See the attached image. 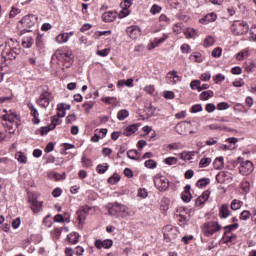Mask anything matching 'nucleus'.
<instances>
[{
    "mask_svg": "<svg viewBox=\"0 0 256 256\" xmlns=\"http://www.w3.org/2000/svg\"><path fill=\"white\" fill-rule=\"evenodd\" d=\"M4 113L6 114L2 115V121L5 122L2 125L8 133L13 134L17 131V114L13 110L8 111L7 109H4Z\"/></svg>",
    "mask_w": 256,
    "mask_h": 256,
    "instance_id": "f257e3e1",
    "label": "nucleus"
},
{
    "mask_svg": "<svg viewBox=\"0 0 256 256\" xmlns=\"http://www.w3.org/2000/svg\"><path fill=\"white\" fill-rule=\"evenodd\" d=\"M108 213L112 215V217H129L131 213L129 212V208L123 204L114 203L108 206Z\"/></svg>",
    "mask_w": 256,
    "mask_h": 256,
    "instance_id": "f03ea898",
    "label": "nucleus"
},
{
    "mask_svg": "<svg viewBox=\"0 0 256 256\" xmlns=\"http://www.w3.org/2000/svg\"><path fill=\"white\" fill-rule=\"evenodd\" d=\"M231 31L236 36L247 35L249 33V24L245 21L236 20L231 26Z\"/></svg>",
    "mask_w": 256,
    "mask_h": 256,
    "instance_id": "7ed1b4c3",
    "label": "nucleus"
},
{
    "mask_svg": "<svg viewBox=\"0 0 256 256\" xmlns=\"http://www.w3.org/2000/svg\"><path fill=\"white\" fill-rule=\"evenodd\" d=\"M37 23V16L30 14L24 16L20 21H19V27H21L24 31L30 32L31 27H35V24Z\"/></svg>",
    "mask_w": 256,
    "mask_h": 256,
    "instance_id": "20e7f679",
    "label": "nucleus"
},
{
    "mask_svg": "<svg viewBox=\"0 0 256 256\" xmlns=\"http://www.w3.org/2000/svg\"><path fill=\"white\" fill-rule=\"evenodd\" d=\"M218 231H221V225H219V222H206L202 226V232L205 237H211V235L217 233Z\"/></svg>",
    "mask_w": 256,
    "mask_h": 256,
    "instance_id": "39448f33",
    "label": "nucleus"
},
{
    "mask_svg": "<svg viewBox=\"0 0 256 256\" xmlns=\"http://www.w3.org/2000/svg\"><path fill=\"white\" fill-rule=\"evenodd\" d=\"M153 181L158 191H167V189H169V179H167V177L157 174L154 176Z\"/></svg>",
    "mask_w": 256,
    "mask_h": 256,
    "instance_id": "423d86ee",
    "label": "nucleus"
},
{
    "mask_svg": "<svg viewBox=\"0 0 256 256\" xmlns=\"http://www.w3.org/2000/svg\"><path fill=\"white\" fill-rule=\"evenodd\" d=\"M175 131L176 133H178V135H183V136H187V135H193V133H195L193 130H191V124L187 121H183L178 123L175 126Z\"/></svg>",
    "mask_w": 256,
    "mask_h": 256,
    "instance_id": "0eeeda50",
    "label": "nucleus"
},
{
    "mask_svg": "<svg viewBox=\"0 0 256 256\" xmlns=\"http://www.w3.org/2000/svg\"><path fill=\"white\" fill-rule=\"evenodd\" d=\"M216 181L218 183H231L233 181V174L231 172L221 171L216 175Z\"/></svg>",
    "mask_w": 256,
    "mask_h": 256,
    "instance_id": "6e6552de",
    "label": "nucleus"
},
{
    "mask_svg": "<svg viewBox=\"0 0 256 256\" xmlns=\"http://www.w3.org/2000/svg\"><path fill=\"white\" fill-rule=\"evenodd\" d=\"M126 33L130 39H139V37H141V28L137 25H133L126 29Z\"/></svg>",
    "mask_w": 256,
    "mask_h": 256,
    "instance_id": "1a4fd4ad",
    "label": "nucleus"
},
{
    "mask_svg": "<svg viewBox=\"0 0 256 256\" xmlns=\"http://www.w3.org/2000/svg\"><path fill=\"white\" fill-rule=\"evenodd\" d=\"M163 234L164 238H166L168 241H174V239L177 237V229L171 226H166L163 229Z\"/></svg>",
    "mask_w": 256,
    "mask_h": 256,
    "instance_id": "9d476101",
    "label": "nucleus"
},
{
    "mask_svg": "<svg viewBox=\"0 0 256 256\" xmlns=\"http://www.w3.org/2000/svg\"><path fill=\"white\" fill-rule=\"evenodd\" d=\"M239 171L242 175L251 174L253 172V163L249 160L242 162Z\"/></svg>",
    "mask_w": 256,
    "mask_h": 256,
    "instance_id": "9b49d317",
    "label": "nucleus"
},
{
    "mask_svg": "<svg viewBox=\"0 0 256 256\" xmlns=\"http://www.w3.org/2000/svg\"><path fill=\"white\" fill-rule=\"evenodd\" d=\"M50 101L51 94H49V92H44L40 95L38 99V105H40V107H43L44 109H47V107H49Z\"/></svg>",
    "mask_w": 256,
    "mask_h": 256,
    "instance_id": "f8f14e48",
    "label": "nucleus"
},
{
    "mask_svg": "<svg viewBox=\"0 0 256 256\" xmlns=\"http://www.w3.org/2000/svg\"><path fill=\"white\" fill-rule=\"evenodd\" d=\"M89 211H91V208L89 206H86L77 212V219L80 225H83V223H85V221L87 220V215H89Z\"/></svg>",
    "mask_w": 256,
    "mask_h": 256,
    "instance_id": "ddd939ff",
    "label": "nucleus"
},
{
    "mask_svg": "<svg viewBox=\"0 0 256 256\" xmlns=\"http://www.w3.org/2000/svg\"><path fill=\"white\" fill-rule=\"evenodd\" d=\"M30 203L33 213H41V210L43 209V202L38 201L37 198L33 197L32 199H30Z\"/></svg>",
    "mask_w": 256,
    "mask_h": 256,
    "instance_id": "4468645a",
    "label": "nucleus"
},
{
    "mask_svg": "<svg viewBox=\"0 0 256 256\" xmlns=\"http://www.w3.org/2000/svg\"><path fill=\"white\" fill-rule=\"evenodd\" d=\"M95 247L97 249H111V247H113V240H109V239L104 241L96 240Z\"/></svg>",
    "mask_w": 256,
    "mask_h": 256,
    "instance_id": "2eb2a0df",
    "label": "nucleus"
},
{
    "mask_svg": "<svg viewBox=\"0 0 256 256\" xmlns=\"http://www.w3.org/2000/svg\"><path fill=\"white\" fill-rule=\"evenodd\" d=\"M28 108L31 111V115L33 117L32 122L34 123V125H39V123L41 122V120L39 119V111L37 110V108H35V106H33L32 103L28 104Z\"/></svg>",
    "mask_w": 256,
    "mask_h": 256,
    "instance_id": "dca6fc26",
    "label": "nucleus"
},
{
    "mask_svg": "<svg viewBox=\"0 0 256 256\" xmlns=\"http://www.w3.org/2000/svg\"><path fill=\"white\" fill-rule=\"evenodd\" d=\"M231 215V211L229 210V205L223 204L219 208V217L220 219H227Z\"/></svg>",
    "mask_w": 256,
    "mask_h": 256,
    "instance_id": "f3484780",
    "label": "nucleus"
},
{
    "mask_svg": "<svg viewBox=\"0 0 256 256\" xmlns=\"http://www.w3.org/2000/svg\"><path fill=\"white\" fill-rule=\"evenodd\" d=\"M57 59L60 61H68L71 62V57H73V52L67 51V52H58L56 53Z\"/></svg>",
    "mask_w": 256,
    "mask_h": 256,
    "instance_id": "a211bd4d",
    "label": "nucleus"
},
{
    "mask_svg": "<svg viewBox=\"0 0 256 256\" xmlns=\"http://www.w3.org/2000/svg\"><path fill=\"white\" fill-rule=\"evenodd\" d=\"M116 18H117V13L111 12V11L105 12L102 15V20L105 23H113V21H115Z\"/></svg>",
    "mask_w": 256,
    "mask_h": 256,
    "instance_id": "6ab92c4d",
    "label": "nucleus"
},
{
    "mask_svg": "<svg viewBox=\"0 0 256 256\" xmlns=\"http://www.w3.org/2000/svg\"><path fill=\"white\" fill-rule=\"evenodd\" d=\"M217 20V14L215 13H210L204 16L203 18L200 19V23L203 25H207V23H213V21Z\"/></svg>",
    "mask_w": 256,
    "mask_h": 256,
    "instance_id": "aec40b11",
    "label": "nucleus"
},
{
    "mask_svg": "<svg viewBox=\"0 0 256 256\" xmlns=\"http://www.w3.org/2000/svg\"><path fill=\"white\" fill-rule=\"evenodd\" d=\"M137 131H139V126H137V124H132L124 129V135H126V137H131V135L137 133Z\"/></svg>",
    "mask_w": 256,
    "mask_h": 256,
    "instance_id": "412c9836",
    "label": "nucleus"
},
{
    "mask_svg": "<svg viewBox=\"0 0 256 256\" xmlns=\"http://www.w3.org/2000/svg\"><path fill=\"white\" fill-rule=\"evenodd\" d=\"M182 200L185 203H189V201H191V185L185 186L184 192L182 193Z\"/></svg>",
    "mask_w": 256,
    "mask_h": 256,
    "instance_id": "4be33fe9",
    "label": "nucleus"
},
{
    "mask_svg": "<svg viewBox=\"0 0 256 256\" xmlns=\"http://www.w3.org/2000/svg\"><path fill=\"white\" fill-rule=\"evenodd\" d=\"M184 35L186 39H195V37H197V30L194 28H186L184 30Z\"/></svg>",
    "mask_w": 256,
    "mask_h": 256,
    "instance_id": "5701e85b",
    "label": "nucleus"
},
{
    "mask_svg": "<svg viewBox=\"0 0 256 256\" xmlns=\"http://www.w3.org/2000/svg\"><path fill=\"white\" fill-rule=\"evenodd\" d=\"M210 195L211 192L209 190L204 191L202 195L197 198L196 203H198L199 205H203V203H205V201L209 199Z\"/></svg>",
    "mask_w": 256,
    "mask_h": 256,
    "instance_id": "b1692460",
    "label": "nucleus"
},
{
    "mask_svg": "<svg viewBox=\"0 0 256 256\" xmlns=\"http://www.w3.org/2000/svg\"><path fill=\"white\" fill-rule=\"evenodd\" d=\"M22 47H24V49H30V47H33V37H24L22 40Z\"/></svg>",
    "mask_w": 256,
    "mask_h": 256,
    "instance_id": "393cba45",
    "label": "nucleus"
},
{
    "mask_svg": "<svg viewBox=\"0 0 256 256\" xmlns=\"http://www.w3.org/2000/svg\"><path fill=\"white\" fill-rule=\"evenodd\" d=\"M197 152L195 151H191V152H187L184 151L180 154L181 159H183V161H191V159H193V157H195Z\"/></svg>",
    "mask_w": 256,
    "mask_h": 256,
    "instance_id": "a878e982",
    "label": "nucleus"
},
{
    "mask_svg": "<svg viewBox=\"0 0 256 256\" xmlns=\"http://www.w3.org/2000/svg\"><path fill=\"white\" fill-rule=\"evenodd\" d=\"M67 41H69V34L61 33L56 36V42H58L59 45H62V43H67Z\"/></svg>",
    "mask_w": 256,
    "mask_h": 256,
    "instance_id": "bb28decb",
    "label": "nucleus"
},
{
    "mask_svg": "<svg viewBox=\"0 0 256 256\" xmlns=\"http://www.w3.org/2000/svg\"><path fill=\"white\" fill-rule=\"evenodd\" d=\"M67 239L69 243H72V245H75V243H78L79 241V234L77 232H72L67 236Z\"/></svg>",
    "mask_w": 256,
    "mask_h": 256,
    "instance_id": "cd10ccee",
    "label": "nucleus"
},
{
    "mask_svg": "<svg viewBox=\"0 0 256 256\" xmlns=\"http://www.w3.org/2000/svg\"><path fill=\"white\" fill-rule=\"evenodd\" d=\"M241 207H243V202L238 200V199H234L231 202L230 208L232 209V211H238V209H241Z\"/></svg>",
    "mask_w": 256,
    "mask_h": 256,
    "instance_id": "c85d7f7f",
    "label": "nucleus"
},
{
    "mask_svg": "<svg viewBox=\"0 0 256 256\" xmlns=\"http://www.w3.org/2000/svg\"><path fill=\"white\" fill-rule=\"evenodd\" d=\"M211 183V180L209 178H202L197 181L196 187H199V189H203L204 187H207Z\"/></svg>",
    "mask_w": 256,
    "mask_h": 256,
    "instance_id": "c756f323",
    "label": "nucleus"
},
{
    "mask_svg": "<svg viewBox=\"0 0 256 256\" xmlns=\"http://www.w3.org/2000/svg\"><path fill=\"white\" fill-rule=\"evenodd\" d=\"M15 159L17 160L18 163H27V156L23 152H17L15 154Z\"/></svg>",
    "mask_w": 256,
    "mask_h": 256,
    "instance_id": "7c9ffc66",
    "label": "nucleus"
},
{
    "mask_svg": "<svg viewBox=\"0 0 256 256\" xmlns=\"http://www.w3.org/2000/svg\"><path fill=\"white\" fill-rule=\"evenodd\" d=\"M211 97H213V91H211V90L203 91L200 94L201 101H207V100L211 99Z\"/></svg>",
    "mask_w": 256,
    "mask_h": 256,
    "instance_id": "2f4dec72",
    "label": "nucleus"
},
{
    "mask_svg": "<svg viewBox=\"0 0 256 256\" xmlns=\"http://www.w3.org/2000/svg\"><path fill=\"white\" fill-rule=\"evenodd\" d=\"M129 117V111L128 110H120L117 114V119L119 121H125V119H127Z\"/></svg>",
    "mask_w": 256,
    "mask_h": 256,
    "instance_id": "473e14b6",
    "label": "nucleus"
},
{
    "mask_svg": "<svg viewBox=\"0 0 256 256\" xmlns=\"http://www.w3.org/2000/svg\"><path fill=\"white\" fill-rule=\"evenodd\" d=\"M36 47L38 49H43L45 47V39H43V35L38 34L36 37Z\"/></svg>",
    "mask_w": 256,
    "mask_h": 256,
    "instance_id": "72a5a7b5",
    "label": "nucleus"
},
{
    "mask_svg": "<svg viewBox=\"0 0 256 256\" xmlns=\"http://www.w3.org/2000/svg\"><path fill=\"white\" fill-rule=\"evenodd\" d=\"M214 168L215 169H221L224 165V158L223 156H220L218 158H216L213 162Z\"/></svg>",
    "mask_w": 256,
    "mask_h": 256,
    "instance_id": "f704fd0d",
    "label": "nucleus"
},
{
    "mask_svg": "<svg viewBox=\"0 0 256 256\" xmlns=\"http://www.w3.org/2000/svg\"><path fill=\"white\" fill-rule=\"evenodd\" d=\"M249 57V50H242L236 55L237 61H243Z\"/></svg>",
    "mask_w": 256,
    "mask_h": 256,
    "instance_id": "c9c22d12",
    "label": "nucleus"
},
{
    "mask_svg": "<svg viewBox=\"0 0 256 256\" xmlns=\"http://www.w3.org/2000/svg\"><path fill=\"white\" fill-rule=\"evenodd\" d=\"M212 45H215V38L213 36H208L204 39V47H212Z\"/></svg>",
    "mask_w": 256,
    "mask_h": 256,
    "instance_id": "e433bc0d",
    "label": "nucleus"
},
{
    "mask_svg": "<svg viewBox=\"0 0 256 256\" xmlns=\"http://www.w3.org/2000/svg\"><path fill=\"white\" fill-rule=\"evenodd\" d=\"M209 165H211V158H202L199 162V167L201 169L205 168V167H209Z\"/></svg>",
    "mask_w": 256,
    "mask_h": 256,
    "instance_id": "4c0bfd02",
    "label": "nucleus"
},
{
    "mask_svg": "<svg viewBox=\"0 0 256 256\" xmlns=\"http://www.w3.org/2000/svg\"><path fill=\"white\" fill-rule=\"evenodd\" d=\"M58 117H64L66 115L67 108H65V104H58Z\"/></svg>",
    "mask_w": 256,
    "mask_h": 256,
    "instance_id": "58836bf2",
    "label": "nucleus"
},
{
    "mask_svg": "<svg viewBox=\"0 0 256 256\" xmlns=\"http://www.w3.org/2000/svg\"><path fill=\"white\" fill-rule=\"evenodd\" d=\"M190 89H192L193 91H195V89H197V91H201V81L199 80H194L190 83Z\"/></svg>",
    "mask_w": 256,
    "mask_h": 256,
    "instance_id": "ea45409f",
    "label": "nucleus"
},
{
    "mask_svg": "<svg viewBox=\"0 0 256 256\" xmlns=\"http://www.w3.org/2000/svg\"><path fill=\"white\" fill-rule=\"evenodd\" d=\"M119 181H121V177L119 176V174H114L108 179V183H110V185H115L119 183Z\"/></svg>",
    "mask_w": 256,
    "mask_h": 256,
    "instance_id": "a19ab883",
    "label": "nucleus"
},
{
    "mask_svg": "<svg viewBox=\"0 0 256 256\" xmlns=\"http://www.w3.org/2000/svg\"><path fill=\"white\" fill-rule=\"evenodd\" d=\"M182 147L183 146L181 145V143H172L167 145V149L169 151H177L179 149H182Z\"/></svg>",
    "mask_w": 256,
    "mask_h": 256,
    "instance_id": "79ce46f5",
    "label": "nucleus"
},
{
    "mask_svg": "<svg viewBox=\"0 0 256 256\" xmlns=\"http://www.w3.org/2000/svg\"><path fill=\"white\" fill-rule=\"evenodd\" d=\"M168 76L173 79V83H177L181 81V77L177 74V71L173 70L172 72L168 73Z\"/></svg>",
    "mask_w": 256,
    "mask_h": 256,
    "instance_id": "37998d69",
    "label": "nucleus"
},
{
    "mask_svg": "<svg viewBox=\"0 0 256 256\" xmlns=\"http://www.w3.org/2000/svg\"><path fill=\"white\" fill-rule=\"evenodd\" d=\"M145 167H147V169H155V167H157V162H155V160H147L144 163Z\"/></svg>",
    "mask_w": 256,
    "mask_h": 256,
    "instance_id": "c03bdc74",
    "label": "nucleus"
},
{
    "mask_svg": "<svg viewBox=\"0 0 256 256\" xmlns=\"http://www.w3.org/2000/svg\"><path fill=\"white\" fill-rule=\"evenodd\" d=\"M223 53V49L221 47H216L212 50V57L219 58Z\"/></svg>",
    "mask_w": 256,
    "mask_h": 256,
    "instance_id": "a18cd8bd",
    "label": "nucleus"
},
{
    "mask_svg": "<svg viewBox=\"0 0 256 256\" xmlns=\"http://www.w3.org/2000/svg\"><path fill=\"white\" fill-rule=\"evenodd\" d=\"M107 169H109L108 164H103V165L100 164L97 166L96 171H97V173L102 175L103 173H105V171H107Z\"/></svg>",
    "mask_w": 256,
    "mask_h": 256,
    "instance_id": "49530a36",
    "label": "nucleus"
},
{
    "mask_svg": "<svg viewBox=\"0 0 256 256\" xmlns=\"http://www.w3.org/2000/svg\"><path fill=\"white\" fill-rule=\"evenodd\" d=\"M250 189H251V184L249 183V181H244L241 183V190L244 193H249Z\"/></svg>",
    "mask_w": 256,
    "mask_h": 256,
    "instance_id": "de8ad7c7",
    "label": "nucleus"
},
{
    "mask_svg": "<svg viewBox=\"0 0 256 256\" xmlns=\"http://www.w3.org/2000/svg\"><path fill=\"white\" fill-rule=\"evenodd\" d=\"M250 37L249 40L250 41H254L256 43V25L252 26L250 28V33H249Z\"/></svg>",
    "mask_w": 256,
    "mask_h": 256,
    "instance_id": "09e8293b",
    "label": "nucleus"
},
{
    "mask_svg": "<svg viewBox=\"0 0 256 256\" xmlns=\"http://www.w3.org/2000/svg\"><path fill=\"white\" fill-rule=\"evenodd\" d=\"M251 218V212H249L248 210H244L242 211V213L240 214V219L242 221H247L248 219Z\"/></svg>",
    "mask_w": 256,
    "mask_h": 256,
    "instance_id": "8fccbe9b",
    "label": "nucleus"
},
{
    "mask_svg": "<svg viewBox=\"0 0 256 256\" xmlns=\"http://www.w3.org/2000/svg\"><path fill=\"white\" fill-rule=\"evenodd\" d=\"M97 55H99V57H107V55H109V53H111V49L110 48H106L103 50H98Z\"/></svg>",
    "mask_w": 256,
    "mask_h": 256,
    "instance_id": "3c124183",
    "label": "nucleus"
},
{
    "mask_svg": "<svg viewBox=\"0 0 256 256\" xmlns=\"http://www.w3.org/2000/svg\"><path fill=\"white\" fill-rule=\"evenodd\" d=\"M103 103H107L108 105H113V103H117V98L115 97H105L102 98Z\"/></svg>",
    "mask_w": 256,
    "mask_h": 256,
    "instance_id": "603ef678",
    "label": "nucleus"
},
{
    "mask_svg": "<svg viewBox=\"0 0 256 256\" xmlns=\"http://www.w3.org/2000/svg\"><path fill=\"white\" fill-rule=\"evenodd\" d=\"M190 59L192 61H195V63H201V61H203V58H201V54H199V53L192 54L190 56Z\"/></svg>",
    "mask_w": 256,
    "mask_h": 256,
    "instance_id": "864d4df0",
    "label": "nucleus"
},
{
    "mask_svg": "<svg viewBox=\"0 0 256 256\" xmlns=\"http://www.w3.org/2000/svg\"><path fill=\"white\" fill-rule=\"evenodd\" d=\"M217 109H218V111H225V110L229 109V103H227V102H220L217 105Z\"/></svg>",
    "mask_w": 256,
    "mask_h": 256,
    "instance_id": "5fc2aeb1",
    "label": "nucleus"
},
{
    "mask_svg": "<svg viewBox=\"0 0 256 256\" xmlns=\"http://www.w3.org/2000/svg\"><path fill=\"white\" fill-rule=\"evenodd\" d=\"M167 39H169V35L164 34L162 38H160V39H158V41L154 42V48L159 47L160 43H165V41H167Z\"/></svg>",
    "mask_w": 256,
    "mask_h": 256,
    "instance_id": "6e6d98bb",
    "label": "nucleus"
},
{
    "mask_svg": "<svg viewBox=\"0 0 256 256\" xmlns=\"http://www.w3.org/2000/svg\"><path fill=\"white\" fill-rule=\"evenodd\" d=\"M150 13H152V15H157V13H161V7L154 4L150 9Z\"/></svg>",
    "mask_w": 256,
    "mask_h": 256,
    "instance_id": "4d7b16f0",
    "label": "nucleus"
},
{
    "mask_svg": "<svg viewBox=\"0 0 256 256\" xmlns=\"http://www.w3.org/2000/svg\"><path fill=\"white\" fill-rule=\"evenodd\" d=\"M61 116L55 115L52 117V124H53V129H55V127H57V125H59L61 123Z\"/></svg>",
    "mask_w": 256,
    "mask_h": 256,
    "instance_id": "13d9d810",
    "label": "nucleus"
},
{
    "mask_svg": "<svg viewBox=\"0 0 256 256\" xmlns=\"http://www.w3.org/2000/svg\"><path fill=\"white\" fill-rule=\"evenodd\" d=\"M21 13V10L19 8L12 7L9 16L13 19V17H17Z\"/></svg>",
    "mask_w": 256,
    "mask_h": 256,
    "instance_id": "bf43d9fd",
    "label": "nucleus"
},
{
    "mask_svg": "<svg viewBox=\"0 0 256 256\" xmlns=\"http://www.w3.org/2000/svg\"><path fill=\"white\" fill-rule=\"evenodd\" d=\"M166 165H177V158L175 157H168L165 159Z\"/></svg>",
    "mask_w": 256,
    "mask_h": 256,
    "instance_id": "052dcab7",
    "label": "nucleus"
},
{
    "mask_svg": "<svg viewBox=\"0 0 256 256\" xmlns=\"http://www.w3.org/2000/svg\"><path fill=\"white\" fill-rule=\"evenodd\" d=\"M127 15H129V8H124L119 12L118 17L120 19H124V17H127Z\"/></svg>",
    "mask_w": 256,
    "mask_h": 256,
    "instance_id": "680f3d73",
    "label": "nucleus"
},
{
    "mask_svg": "<svg viewBox=\"0 0 256 256\" xmlns=\"http://www.w3.org/2000/svg\"><path fill=\"white\" fill-rule=\"evenodd\" d=\"M163 97L165 99H175V93L173 91H164Z\"/></svg>",
    "mask_w": 256,
    "mask_h": 256,
    "instance_id": "e2e57ef3",
    "label": "nucleus"
},
{
    "mask_svg": "<svg viewBox=\"0 0 256 256\" xmlns=\"http://www.w3.org/2000/svg\"><path fill=\"white\" fill-rule=\"evenodd\" d=\"M145 93H148V95H153L155 93V87L153 85H148L144 88Z\"/></svg>",
    "mask_w": 256,
    "mask_h": 256,
    "instance_id": "0e129e2a",
    "label": "nucleus"
},
{
    "mask_svg": "<svg viewBox=\"0 0 256 256\" xmlns=\"http://www.w3.org/2000/svg\"><path fill=\"white\" fill-rule=\"evenodd\" d=\"M182 53H191V46H189V44H183L180 47Z\"/></svg>",
    "mask_w": 256,
    "mask_h": 256,
    "instance_id": "69168bd1",
    "label": "nucleus"
},
{
    "mask_svg": "<svg viewBox=\"0 0 256 256\" xmlns=\"http://www.w3.org/2000/svg\"><path fill=\"white\" fill-rule=\"evenodd\" d=\"M233 87H243V85H245V82L243 81V79H239V80H235L234 82H232Z\"/></svg>",
    "mask_w": 256,
    "mask_h": 256,
    "instance_id": "338daca9",
    "label": "nucleus"
},
{
    "mask_svg": "<svg viewBox=\"0 0 256 256\" xmlns=\"http://www.w3.org/2000/svg\"><path fill=\"white\" fill-rule=\"evenodd\" d=\"M215 83H221V81H225V75L218 74L214 77Z\"/></svg>",
    "mask_w": 256,
    "mask_h": 256,
    "instance_id": "774afa93",
    "label": "nucleus"
}]
</instances>
